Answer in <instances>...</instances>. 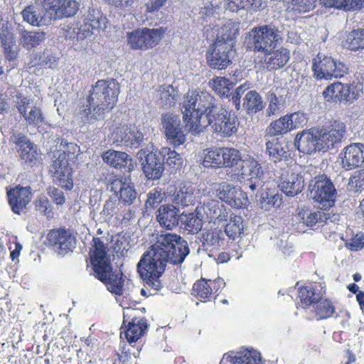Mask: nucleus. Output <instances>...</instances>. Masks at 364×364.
<instances>
[{"mask_svg":"<svg viewBox=\"0 0 364 364\" xmlns=\"http://www.w3.org/2000/svg\"><path fill=\"white\" fill-rule=\"evenodd\" d=\"M188 253V244L180 235L161 234L141 255L137 264V272L146 286L158 291L162 287L160 278L167 264H181Z\"/></svg>","mask_w":364,"mask_h":364,"instance_id":"1","label":"nucleus"},{"mask_svg":"<svg viewBox=\"0 0 364 364\" xmlns=\"http://www.w3.org/2000/svg\"><path fill=\"white\" fill-rule=\"evenodd\" d=\"M90 262L95 277L108 286V289L116 295L123 292L124 281L122 277L113 275L107 245L101 238L93 237L89 251Z\"/></svg>","mask_w":364,"mask_h":364,"instance_id":"2","label":"nucleus"},{"mask_svg":"<svg viewBox=\"0 0 364 364\" xmlns=\"http://www.w3.org/2000/svg\"><path fill=\"white\" fill-rule=\"evenodd\" d=\"M213 96L206 91L189 90L184 96L183 102V121L191 131H200L205 127L201 119L212 107H216Z\"/></svg>","mask_w":364,"mask_h":364,"instance_id":"3","label":"nucleus"},{"mask_svg":"<svg viewBox=\"0 0 364 364\" xmlns=\"http://www.w3.org/2000/svg\"><path fill=\"white\" fill-rule=\"evenodd\" d=\"M119 93L120 85L116 79L98 80L92 86L87 100L95 114L105 115L116 107Z\"/></svg>","mask_w":364,"mask_h":364,"instance_id":"4","label":"nucleus"},{"mask_svg":"<svg viewBox=\"0 0 364 364\" xmlns=\"http://www.w3.org/2000/svg\"><path fill=\"white\" fill-rule=\"evenodd\" d=\"M229 167L228 174H230L241 183H243L245 188L254 191L257 188V183L263 175L264 172L258 161H203V166Z\"/></svg>","mask_w":364,"mask_h":364,"instance_id":"5","label":"nucleus"},{"mask_svg":"<svg viewBox=\"0 0 364 364\" xmlns=\"http://www.w3.org/2000/svg\"><path fill=\"white\" fill-rule=\"evenodd\" d=\"M281 39L275 26L262 25L252 28L247 33L245 43L248 50L264 54L275 49Z\"/></svg>","mask_w":364,"mask_h":364,"instance_id":"6","label":"nucleus"},{"mask_svg":"<svg viewBox=\"0 0 364 364\" xmlns=\"http://www.w3.org/2000/svg\"><path fill=\"white\" fill-rule=\"evenodd\" d=\"M207 124L211 126L213 132L221 137H230L235 134L239 128L237 116L225 108L212 107L206 114Z\"/></svg>","mask_w":364,"mask_h":364,"instance_id":"7","label":"nucleus"},{"mask_svg":"<svg viewBox=\"0 0 364 364\" xmlns=\"http://www.w3.org/2000/svg\"><path fill=\"white\" fill-rule=\"evenodd\" d=\"M167 28L159 27L157 28H137L127 33V43L132 50H148L157 46Z\"/></svg>","mask_w":364,"mask_h":364,"instance_id":"8","label":"nucleus"},{"mask_svg":"<svg viewBox=\"0 0 364 364\" xmlns=\"http://www.w3.org/2000/svg\"><path fill=\"white\" fill-rule=\"evenodd\" d=\"M312 71L314 77L318 80L341 78L348 72V68L342 62L337 61L331 56L318 53L313 59Z\"/></svg>","mask_w":364,"mask_h":364,"instance_id":"9","label":"nucleus"},{"mask_svg":"<svg viewBox=\"0 0 364 364\" xmlns=\"http://www.w3.org/2000/svg\"><path fill=\"white\" fill-rule=\"evenodd\" d=\"M311 195L321 209L327 210L335 205L337 191L331 180L326 174H321L314 178Z\"/></svg>","mask_w":364,"mask_h":364,"instance_id":"10","label":"nucleus"},{"mask_svg":"<svg viewBox=\"0 0 364 364\" xmlns=\"http://www.w3.org/2000/svg\"><path fill=\"white\" fill-rule=\"evenodd\" d=\"M76 239L70 230L65 228L48 230L43 244L59 255L65 256L73 252Z\"/></svg>","mask_w":364,"mask_h":364,"instance_id":"11","label":"nucleus"},{"mask_svg":"<svg viewBox=\"0 0 364 364\" xmlns=\"http://www.w3.org/2000/svg\"><path fill=\"white\" fill-rule=\"evenodd\" d=\"M107 23V17L99 9L89 8L77 23L76 38L82 41L91 36L95 31L104 30Z\"/></svg>","mask_w":364,"mask_h":364,"instance_id":"12","label":"nucleus"},{"mask_svg":"<svg viewBox=\"0 0 364 364\" xmlns=\"http://www.w3.org/2000/svg\"><path fill=\"white\" fill-rule=\"evenodd\" d=\"M322 95L325 101L331 104L353 102L359 97L360 90L354 84L335 82L328 85Z\"/></svg>","mask_w":364,"mask_h":364,"instance_id":"13","label":"nucleus"},{"mask_svg":"<svg viewBox=\"0 0 364 364\" xmlns=\"http://www.w3.org/2000/svg\"><path fill=\"white\" fill-rule=\"evenodd\" d=\"M318 137V151H327L339 144L346 132L343 123L334 121L328 125L316 128Z\"/></svg>","mask_w":364,"mask_h":364,"instance_id":"14","label":"nucleus"},{"mask_svg":"<svg viewBox=\"0 0 364 364\" xmlns=\"http://www.w3.org/2000/svg\"><path fill=\"white\" fill-rule=\"evenodd\" d=\"M109 139L113 144L137 148L142 142L144 135L134 124H119L112 127Z\"/></svg>","mask_w":364,"mask_h":364,"instance_id":"15","label":"nucleus"},{"mask_svg":"<svg viewBox=\"0 0 364 364\" xmlns=\"http://www.w3.org/2000/svg\"><path fill=\"white\" fill-rule=\"evenodd\" d=\"M41 6L45 16L50 20L72 17L79 10V4L75 0H42Z\"/></svg>","mask_w":364,"mask_h":364,"instance_id":"16","label":"nucleus"},{"mask_svg":"<svg viewBox=\"0 0 364 364\" xmlns=\"http://www.w3.org/2000/svg\"><path fill=\"white\" fill-rule=\"evenodd\" d=\"M225 287V282L222 278L214 280L200 278L193 284L191 294L201 302H208L215 299Z\"/></svg>","mask_w":364,"mask_h":364,"instance_id":"17","label":"nucleus"},{"mask_svg":"<svg viewBox=\"0 0 364 364\" xmlns=\"http://www.w3.org/2000/svg\"><path fill=\"white\" fill-rule=\"evenodd\" d=\"M233 48L226 43L214 41L206 53L208 65L213 69L224 70L231 64V54Z\"/></svg>","mask_w":364,"mask_h":364,"instance_id":"18","label":"nucleus"},{"mask_svg":"<svg viewBox=\"0 0 364 364\" xmlns=\"http://www.w3.org/2000/svg\"><path fill=\"white\" fill-rule=\"evenodd\" d=\"M326 287L321 283H310L298 287L296 309H308L326 296Z\"/></svg>","mask_w":364,"mask_h":364,"instance_id":"19","label":"nucleus"},{"mask_svg":"<svg viewBox=\"0 0 364 364\" xmlns=\"http://www.w3.org/2000/svg\"><path fill=\"white\" fill-rule=\"evenodd\" d=\"M6 196L11 211L20 215L27 209L32 200L33 193L29 186L23 187L17 185L9 189L7 188Z\"/></svg>","mask_w":364,"mask_h":364,"instance_id":"20","label":"nucleus"},{"mask_svg":"<svg viewBox=\"0 0 364 364\" xmlns=\"http://www.w3.org/2000/svg\"><path fill=\"white\" fill-rule=\"evenodd\" d=\"M162 124L167 139L174 146H180L186 141V134L182 130L181 120L173 114L166 113L162 116Z\"/></svg>","mask_w":364,"mask_h":364,"instance_id":"21","label":"nucleus"},{"mask_svg":"<svg viewBox=\"0 0 364 364\" xmlns=\"http://www.w3.org/2000/svg\"><path fill=\"white\" fill-rule=\"evenodd\" d=\"M50 173L55 183L70 191L73 188V168L68 161H53Z\"/></svg>","mask_w":364,"mask_h":364,"instance_id":"22","label":"nucleus"},{"mask_svg":"<svg viewBox=\"0 0 364 364\" xmlns=\"http://www.w3.org/2000/svg\"><path fill=\"white\" fill-rule=\"evenodd\" d=\"M16 97L18 100L16 102L17 109L28 124L38 127L40 124L43 122L44 117L39 107L34 106L28 112L27 109L30 105V100L21 93L16 95Z\"/></svg>","mask_w":364,"mask_h":364,"instance_id":"23","label":"nucleus"},{"mask_svg":"<svg viewBox=\"0 0 364 364\" xmlns=\"http://www.w3.org/2000/svg\"><path fill=\"white\" fill-rule=\"evenodd\" d=\"M304 186L303 177L288 168L281 175V188L287 196H294L302 191Z\"/></svg>","mask_w":364,"mask_h":364,"instance_id":"24","label":"nucleus"},{"mask_svg":"<svg viewBox=\"0 0 364 364\" xmlns=\"http://www.w3.org/2000/svg\"><path fill=\"white\" fill-rule=\"evenodd\" d=\"M264 67L268 71H274L284 67L290 59V51L284 47L264 53Z\"/></svg>","mask_w":364,"mask_h":364,"instance_id":"25","label":"nucleus"},{"mask_svg":"<svg viewBox=\"0 0 364 364\" xmlns=\"http://www.w3.org/2000/svg\"><path fill=\"white\" fill-rule=\"evenodd\" d=\"M295 144L298 150L304 154H311L318 151V137L316 129L298 133L295 137Z\"/></svg>","mask_w":364,"mask_h":364,"instance_id":"26","label":"nucleus"},{"mask_svg":"<svg viewBox=\"0 0 364 364\" xmlns=\"http://www.w3.org/2000/svg\"><path fill=\"white\" fill-rule=\"evenodd\" d=\"M156 219L160 225L167 230L176 227L179 221V209L172 205H163L157 211Z\"/></svg>","mask_w":364,"mask_h":364,"instance_id":"27","label":"nucleus"},{"mask_svg":"<svg viewBox=\"0 0 364 364\" xmlns=\"http://www.w3.org/2000/svg\"><path fill=\"white\" fill-rule=\"evenodd\" d=\"M0 43L5 60L9 62L16 61L20 48L17 46L14 34L9 30H2L0 33Z\"/></svg>","mask_w":364,"mask_h":364,"instance_id":"28","label":"nucleus"},{"mask_svg":"<svg viewBox=\"0 0 364 364\" xmlns=\"http://www.w3.org/2000/svg\"><path fill=\"white\" fill-rule=\"evenodd\" d=\"M11 140L18 146L21 159H36L39 154L36 145L33 144L26 135L14 134Z\"/></svg>","mask_w":364,"mask_h":364,"instance_id":"29","label":"nucleus"},{"mask_svg":"<svg viewBox=\"0 0 364 364\" xmlns=\"http://www.w3.org/2000/svg\"><path fill=\"white\" fill-rule=\"evenodd\" d=\"M138 159H180V155L169 147H162L160 150L153 146L139 150Z\"/></svg>","mask_w":364,"mask_h":364,"instance_id":"30","label":"nucleus"},{"mask_svg":"<svg viewBox=\"0 0 364 364\" xmlns=\"http://www.w3.org/2000/svg\"><path fill=\"white\" fill-rule=\"evenodd\" d=\"M148 328L146 320L139 321L138 322H128L121 326V335L124 334L127 342L132 345L136 343L145 333Z\"/></svg>","mask_w":364,"mask_h":364,"instance_id":"31","label":"nucleus"},{"mask_svg":"<svg viewBox=\"0 0 364 364\" xmlns=\"http://www.w3.org/2000/svg\"><path fill=\"white\" fill-rule=\"evenodd\" d=\"M240 23L232 20L226 21L218 30L217 38L215 41H219L220 43L229 44L231 48H234L237 36L239 35Z\"/></svg>","mask_w":364,"mask_h":364,"instance_id":"32","label":"nucleus"},{"mask_svg":"<svg viewBox=\"0 0 364 364\" xmlns=\"http://www.w3.org/2000/svg\"><path fill=\"white\" fill-rule=\"evenodd\" d=\"M200 241L203 246L210 252L218 250L224 242L223 232L217 228L204 230L201 233Z\"/></svg>","mask_w":364,"mask_h":364,"instance_id":"33","label":"nucleus"},{"mask_svg":"<svg viewBox=\"0 0 364 364\" xmlns=\"http://www.w3.org/2000/svg\"><path fill=\"white\" fill-rule=\"evenodd\" d=\"M203 159H241L238 149L229 147H212L205 149Z\"/></svg>","mask_w":364,"mask_h":364,"instance_id":"34","label":"nucleus"},{"mask_svg":"<svg viewBox=\"0 0 364 364\" xmlns=\"http://www.w3.org/2000/svg\"><path fill=\"white\" fill-rule=\"evenodd\" d=\"M292 122L289 119L288 114L280 117L279 119L272 121L267 127L265 136H275L284 135L292 130Z\"/></svg>","mask_w":364,"mask_h":364,"instance_id":"35","label":"nucleus"},{"mask_svg":"<svg viewBox=\"0 0 364 364\" xmlns=\"http://www.w3.org/2000/svg\"><path fill=\"white\" fill-rule=\"evenodd\" d=\"M232 364H262L261 354L255 350L245 349L234 355H228Z\"/></svg>","mask_w":364,"mask_h":364,"instance_id":"36","label":"nucleus"},{"mask_svg":"<svg viewBox=\"0 0 364 364\" xmlns=\"http://www.w3.org/2000/svg\"><path fill=\"white\" fill-rule=\"evenodd\" d=\"M326 8H334L343 11H360L364 8V0H321Z\"/></svg>","mask_w":364,"mask_h":364,"instance_id":"37","label":"nucleus"},{"mask_svg":"<svg viewBox=\"0 0 364 364\" xmlns=\"http://www.w3.org/2000/svg\"><path fill=\"white\" fill-rule=\"evenodd\" d=\"M314 317L317 321L327 319L333 316L336 308L329 299H320L313 306Z\"/></svg>","mask_w":364,"mask_h":364,"instance_id":"38","label":"nucleus"},{"mask_svg":"<svg viewBox=\"0 0 364 364\" xmlns=\"http://www.w3.org/2000/svg\"><path fill=\"white\" fill-rule=\"evenodd\" d=\"M46 33L43 31H33L23 30L21 32L20 42L22 46L31 50L41 44L45 39Z\"/></svg>","mask_w":364,"mask_h":364,"instance_id":"39","label":"nucleus"},{"mask_svg":"<svg viewBox=\"0 0 364 364\" xmlns=\"http://www.w3.org/2000/svg\"><path fill=\"white\" fill-rule=\"evenodd\" d=\"M242 105L248 114H255L263 109L262 97L255 90L247 92L243 99Z\"/></svg>","mask_w":364,"mask_h":364,"instance_id":"40","label":"nucleus"},{"mask_svg":"<svg viewBox=\"0 0 364 364\" xmlns=\"http://www.w3.org/2000/svg\"><path fill=\"white\" fill-rule=\"evenodd\" d=\"M209 85L215 92L221 97L230 96V91L234 84L225 77H215L209 81Z\"/></svg>","mask_w":364,"mask_h":364,"instance_id":"41","label":"nucleus"},{"mask_svg":"<svg viewBox=\"0 0 364 364\" xmlns=\"http://www.w3.org/2000/svg\"><path fill=\"white\" fill-rule=\"evenodd\" d=\"M92 105L88 102L87 105H83L80 107L79 110L75 116V121L77 124L82 127L87 124L92 122L93 120H96L98 118H103L105 115H97L93 111L92 114Z\"/></svg>","mask_w":364,"mask_h":364,"instance_id":"42","label":"nucleus"},{"mask_svg":"<svg viewBox=\"0 0 364 364\" xmlns=\"http://www.w3.org/2000/svg\"><path fill=\"white\" fill-rule=\"evenodd\" d=\"M243 220L241 216L231 215L229 222L227 223L225 232L230 239L235 240L243 232Z\"/></svg>","mask_w":364,"mask_h":364,"instance_id":"43","label":"nucleus"},{"mask_svg":"<svg viewBox=\"0 0 364 364\" xmlns=\"http://www.w3.org/2000/svg\"><path fill=\"white\" fill-rule=\"evenodd\" d=\"M346 43L350 50H364V29L357 28L351 31L347 36Z\"/></svg>","mask_w":364,"mask_h":364,"instance_id":"44","label":"nucleus"},{"mask_svg":"<svg viewBox=\"0 0 364 364\" xmlns=\"http://www.w3.org/2000/svg\"><path fill=\"white\" fill-rule=\"evenodd\" d=\"M146 163L142 164L144 173L148 179H159L164 171V161H145Z\"/></svg>","mask_w":364,"mask_h":364,"instance_id":"45","label":"nucleus"},{"mask_svg":"<svg viewBox=\"0 0 364 364\" xmlns=\"http://www.w3.org/2000/svg\"><path fill=\"white\" fill-rule=\"evenodd\" d=\"M316 0H291L288 3L287 11L294 14L307 13L316 7Z\"/></svg>","mask_w":364,"mask_h":364,"instance_id":"46","label":"nucleus"},{"mask_svg":"<svg viewBox=\"0 0 364 364\" xmlns=\"http://www.w3.org/2000/svg\"><path fill=\"white\" fill-rule=\"evenodd\" d=\"M120 184L118 193L119 201L124 205H132L136 198L137 193L133 186L129 183H122L121 180L118 181Z\"/></svg>","mask_w":364,"mask_h":364,"instance_id":"47","label":"nucleus"},{"mask_svg":"<svg viewBox=\"0 0 364 364\" xmlns=\"http://www.w3.org/2000/svg\"><path fill=\"white\" fill-rule=\"evenodd\" d=\"M21 16L24 21L33 26H38L42 19L47 16L45 14L42 15L39 12V8L34 5L27 6L21 11Z\"/></svg>","mask_w":364,"mask_h":364,"instance_id":"48","label":"nucleus"},{"mask_svg":"<svg viewBox=\"0 0 364 364\" xmlns=\"http://www.w3.org/2000/svg\"><path fill=\"white\" fill-rule=\"evenodd\" d=\"M343 159H364V144L353 143L345 147L341 154Z\"/></svg>","mask_w":364,"mask_h":364,"instance_id":"49","label":"nucleus"},{"mask_svg":"<svg viewBox=\"0 0 364 364\" xmlns=\"http://www.w3.org/2000/svg\"><path fill=\"white\" fill-rule=\"evenodd\" d=\"M59 147L60 154L58 159H75L77 158L76 153L79 151L77 144L62 140Z\"/></svg>","mask_w":364,"mask_h":364,"instance_id":"50","label":"nucleus"},{"mask_svg":"<svg viewBox=\"0 0 364 364\" xmlns=\"http://www.w3.org/2000/svg\"><path fill=\"white\" fill-rule=\"evenodd\" d=\"M183 223L184 229L191 234L198 233L203 226L202 220L194 213L186 215Z\"/></svg>","mask_w":364,"mask_h":364,"instance_id":"51","label":"nucleus"},{"mask_svg":"<svg viewBox=\"0 0 364 364\" xmlns=\"http://www.w3.org/2000/svg\"><path fill=\"white\" fill-rule=\"evenodd\" d=\"M237 188V187L231 184L223 182L218 186V188L217 189V196L219 199L228 205V203L232 200V198L234 196L235 191H236Z\"/></svg>","mask_w":364,"mask_h":364,"instance_id":"52","label":"nucleus"},{"mask_svg":"<svg viewBox=\"0 0 364 364\" xmlns=\"http://www.w3.org/2000/svg\"><path fill=\"white\" fill-rule=\"evenodd\" d=\"M193 190L191 186L183 184L174 193L175 200L183 205H188V203L192 201Z\"/></svg>","mask_w":364,"mask_h":364,"instance_id":"53","label":"nucleus"},{"mask_svg":"<svg viewBox=\"0 0 364 364\" xmlns=\"http://www.w3.org/2000/svg\"><path fill=\"white\" fill-rule=\"evenodd\" d=\"M36 208L38 211L45 215L48 219H51L54 216L52 205L49 200L46 196L38 197L35 203Z\"/></svg>","mask_w":364,"mask_h":364,"instance_id":"54","label":"nucleus"},{"mask_svg":"<svg viewBox=\"0 0 364 364\" xmlns=\"http://www.w3.org/2000/svg\"><path fill=\"white\" fill-rule=\"evenodd\" d=\"M259 0H229L228 6L232 11L240 9H253L258 7Z\"/></svg>","mask_w":364,"mask_h":364,"instance_id":"55","label":"nucleus"},{"mask_svg":"<svg viewBox=\"0 0 364 364\" xmlns=\"http://www.w3.org/2000/svg\"><path fill=\"white\" fill-rule=\"evenodd\" d=\"M249 203V200L247 193L243 192L240 188H237L235 191L234 196L232 198V200L228 203L232 208H246Z\"/></svg>","mask_w":364,"mask_h":364,"instance_id":"56","label":"nucleus"},{"mask_svg":"<svg viewBox=\"0 0 364 364\" xmlns=\"http://www.w3.org/2000/svg\"><path fill=\"white\" fill-rule=\"evenodd\" d=\"M142 312L140 309H133L130 307L124 308L123 311V324L128 322H138L141 320H146L144 317L139 316V314Z\"/></svg>","mask_w":364,"mask_h":364,"instance_id":"57","label":"nucleus"},{"mask_svg":"<svg viewBox=\"0 0 364 364\" xmlns=\"http://www.w3.org/2000/svg\"><path fill=\"white\" fill-rule=\"evenodd\" d=\"M163 194L161 189L159 188H154L148 194L146 205L149 208H156L163 200Z\"/></svg>","mask_w":364,"mask_h":364,"instance_id":"58","label":"nucleus"},{"mask_svg":"<svg viewBox=\"0 0 364 364\" xmlns=\"http://www.w3.org/2000/svg\"><path fill=\"white\" fill-rule=\"evenodd\" d=\"M292 122V130L304 127L308 122L306 115L302 112H295L287 114Z\"/></svg>","mask_w":364,"mask_h":364,"instance_id":"59","label":"nucleus"},{"mask_svg":"<svg viewBox=\"0 0 364 364\" xmlns=\"http://www.w3.org/2000/svg\"><path fill=\"white\" fill-rule=\"evenodd\" d=\"M266 149L269 156L274 158L279 157L284 152L282 144L278 139H273L266 143Z\"/></svg>","mask_w":364,"mask_h":364,"instance_id":"60","label":"nucleus"},{"mask_svg":"<svg viewBox=\"0 0 364 364\" xmlns=\"http://www.w3.org/2000/svg\"><path fill=\"white\" fill-rule=\"evenodd\" d=\"M326 214L321 210H316L311 213L306 218V225L308 226H313L318 223L324 221L326 220Z\"/></svg>","mask_w":364,"mask_h":364,"instance_id":"61","label":"nucleus"},{"mask_svg":"<svg viewBox=\"0 0 364 364\" xmlns=\"http://www.w3.org/2000/svg\"><path fill=\"white\" fill-rule=\"evenodd\" d=\"M107 5L119 9H127L132 7L135 0H103Z\"/></svg>","mask_w":364,"mask_h":364,"instance_id":"62","label":"nucleus"},{"mask_svg":"<svg viewBox=\"0 0 364 364\" xmlns=\"http://www.w3.org/2000/svg\"><path fill=\"white\" fill-rule=\"evenodd\" d=\"M48 194L57 205H63L65 202L63 193L57 188H50L48 191Z\"/></svg>","mask_w":364,"mask_h":364,"instance_id":"63","label":"nucleus"},{"mask_svg":"<svg viewBox=\"0 0 364 364\" xmlns=\"http://www.w3.org/2000/svg\"><path fill=\"white\" fill-rule=\"evenodd\" d=\"M102 159H132L129 154L124 151H117L112 149L107 150L102 155Z\"/></svg>","mask_w":364,"mask_h":364,"instance_id":"64","label":"nucleus"}]
</instances>
